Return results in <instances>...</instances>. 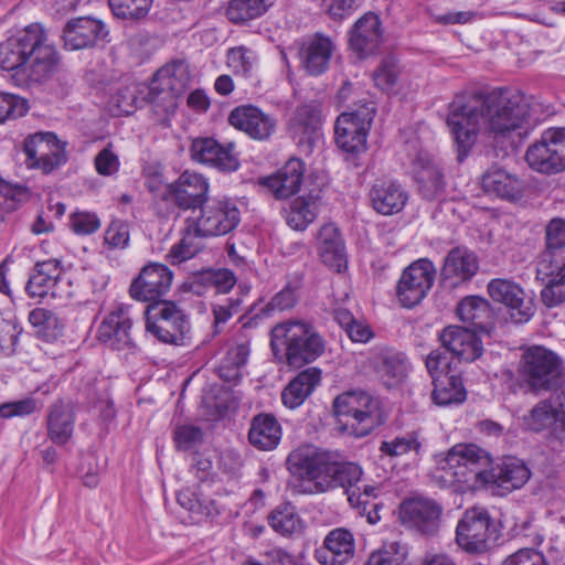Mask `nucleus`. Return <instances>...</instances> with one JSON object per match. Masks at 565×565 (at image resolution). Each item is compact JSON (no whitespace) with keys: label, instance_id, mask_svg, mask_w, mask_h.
Segmentation results:
<instances>
[{"label":"nucleus","instance_id":"obj_25","mask_svg":"<svg viewBox=\"0 0 565 565\" xmlns=\"http://www.w3.org/2000/svg\"><path fill=\"white\" fill-rule=\"evenodd\" d=\"M439 340L447 351L465 362H473L483 352L481 340L466 327L449 326L443 330Z\"/></svg>","mask_w":565,"mask_h":565},{"label":"nucleus","instance_id":"obj_58","mask_svg":"<svg viewBox=\"0 0 565 565\" xmlns=\"http://www.w3.org/2000/svg\"><path fill=\"white\" fill-rule=\"evenodd\" d=\"M379 493L380 489L374 484L358 483L353 490H349L348 501L359 513H363L366 511V505H370L371 500L375 499Z\"/></svg>","mask_w":565,"mask_h":565},{"label":"nucleus","instance_id":"obj_5","mask_svg":"<svg viewBox=\"0 0 565 565\" xmlns=\"http://www.w3.org/2000/svg\"><path fill=\"white\" fill-rule=\"evenodd\" d=\"M333 412L342 430L355 437L367 436L380 425V402L364 391H349L333 402Z\"/></svg>","mask_w":565,"mask_h":565},{"label":"nucleus","instance_id":"obj_64","mask_svg":"<svg viewBox=\"0 0 565 565\" xmlns=\"http://www.w3.org/2000/svg\"><path fill=\"white\" fill-rule=\"evenodd\" d=\"M223 145L213 138H202L193 141L191 147L192 158L201 163L210 164L216 152Z\"/></svg>","mask_w":565,"mask_h":565},{"label":"nucleus","instance_id":"obj_23","mask_svg":"<svg viewBox=\"0 0 565 565\" xmlns=\"http://www.w3.org/2000/svg\"><path fill=\"white\" fill-rule=\"evenodd\" d=\"M488 292L493 301L509 308L515 323L526 322L533 316V306L525 300V294L518 284L508 279H492L488 284Z\"/></svg>","mask_w":565,"mask_h":565},{"label":"nucleus","instance_id":"obj_60","mask_svg":"<svg viewBox=\"0 0 565 565\" xmlns=\"http://www.w3.org/2000/svg\"><path fill=\"white\" fill-rule=\"evenodd\" d=\"M22 329L18 327L15 321L4 319L0 315V351L12 354L15 351L18 338Z\"/></svg>","mask_w":565,"mask_h":565},{"label":"nucleus","instance_id":"obj_59","mask_svg":"<svg viewBox=\"0 0 565 565\" xmlns=\"http://www.w3.org/2000/svg\"><path fill=\"white\" fill-rule=\"evenodd\" d=\"M39 409L38 401L33 397H25L19 401L7 402L0 405V417H24Z\"/></svg>","mask_w":565,"mask_h":565},{"label":"nucleus","instance_id":"obj_26","mask_svg":"<svg viewBox=\"0 0 565 565\" xmlns=\"http://www.w3.org/2000/svg\"><path fill=\"white\" fill-rule=\"evenodd\" d=\"M530 476V470L524 462L515 458H508L487 470L482 482L497 488L500 494H504L522 488Z\"/></svg>","mask_w":565,"mask_h":565},{"label":"nucleus","instance_id":"obj_56","mask_svg":"<svg viewBox=\"0 0 565 565\" xmlns=\"http://www.w3.org/2000/svg\"><path fill=\"white\" fill-rule=\"evenodd\" d=\"M544 250L565 254V218L554 217L545 227Z\"/></svg>","mask_w":565,"mask_h":565},{"label":"nucleus","instance_id":"obj_32","mask_svg":"<svg viewBox=\"0 0 565 565\" xmlns=\"http://www.w3.org/2000/svg\"><path fill=\"white\" fill-rule=\"evenodd\" d=\"M334 47L333 41L322 33H316L303 41L299 55L306 71L310 75L322 74L329 67Z\"/></svg>","mask_w":565,"mask_h":565},{"label":"nucleus","instance_id":"obj_44","mask_svg":"<svg viewBox=\"0 0 565 565\" xmlns=\"http://www.w3.org/2000/svg\"><path fill=\"white\" fill-rule=\"evenodd\" d=\"M379 371L387 386L402 382L408 372L407 358L399 352L383 351L379 355Z\"/></svg>","mask_w":565,"mask_h":565},{"label":"nucleus","instance_id":"obj_8","mask_svg":"<svg viewBox=\"0 0 565 565\" xmlns=\"http://www.w3.org/2000/svg\"><path fill=\"white\" fill-rule=\"evenodd\" d=\"M189 220L202 237L223 236L238 226L241 211L235 199L220 195L207 199L200 206V215Z\"/></svg>","mask_w":565,"mask_h":565},{"label":"nucleus","instance_id":"obj_28","mask_svg":"<svg viewBox=\"0 0 565 565\" xmlns=\"http://www.w3.org/2000/svg\"><path fill=\"white\" fill-rule=\"evenodd\" d=\"M481 185L484 192L505 201H516L524 192L523 181L501 167L492 166L482 175Z\"/></svg>","mask_w":565,"mask_h":565},{"label":"nucleus","instance_id":"obj_16","mask_svg":"<svg viewBox=\"0 0 565 565\" xmlns=\"http://www.w3.org/2000/svg\"><path fill=\"white\" fill-rule=\"evenodd\" d=\"M490 516L483 508L465 512L456 529V540L469 553H482L489 548Z\"/></svg>","mask_w":565,"mask_h":565},{"label":"nucleus","instance_id":"obj_3","mask_svg":"<svg viewBox=\"0 0 565 565\" xmlns=\"http://www.w3.org/2000/svg\"><path fill=\"white\" fill-rule=\"evenodd\" d=\"M270 348L279 362L301 367L324 353L326 340L310 321L290 319L271 329Z\"/></svg>","mask_w":565,"mask_h":565},{"label":"nucleus","instance_id":"obj_9","mask_svg":"<svg viewBox=\"0 0 565 565\" xmlns=\"http://www.w3.org/2000/svg\"><path fill=\"white\" fill-rule=\"evenodd\" d=\"M65 147L52 131L30 134L23 140L24 163L28 169L49 174L67 161Z\"/></svg>","mask_w":565,"mask_h":565},{"label":"nucleus","instance_id":"obj_36","mask_svg":"<svg viewBox=\"0 0 565 565\" xmlns=\"http://www.w3.org/2000/svg\"><path fill=\"white\" fill-rule=\"evenodd\" d=\"M321 377V370L316 366L299 372L282 390V404L290 409L302 405L320 384Z\"/></svg>","mask_w":565,"mask_h":565},{"label":"nucleus","instance_id":"obj_30","mask_svg":"<svg viewBox=\"0 0 565 565\" xmlns=\"http://www.w3.org/2000/svg\"><path fill=\"white\" fill-rule=\"evenodd\" d=\"M370 200L377 213L393 215L404 209L408 194L397 181L377 179L370 190Z\"/></svg>","mask_w":565,"mask_h":565},{"label":"nucleus","instance_id":"obj_43","mask_svg":"<svg viewBox=\"0 0 565 565\" xmlns=\"http://www.w3.org/2000/svg\"><path fill=\"white\" fill-rule=\"evenodd\" d=\"M425 438L419 431H408L404 435L396 436L391 440H384L380 445L382 455L390 458H396L408 454H414L419 458L424 451Z\"/></svg>","mask_w":565,"mask_h":565},{"label":"nucleus","instance_id":"obj_62","mask_svg":"<svg viewBox=\"0 0 565 565\" xmlns=\"http://www.w3.org/2000/svg\"><path fill=\"white\" fill-rule=\"evenodd\" d=\"M203 430L193 425H183L174 430V441L178 449L189 450L203 440Z\"/></svg>","mask_w":565,"mask_h":565},{"label":"nucleus","instance_id":"obj_39","mask_svg":"<svg viewBox=\"0 0 565 565\" xmlns=\"http://www.w3.org/2000/svg\"><path fill=\"white\" fill-rule=\"evenodd\" d=\"M62 270L56 259L38 263L30 275L25 290L32 298H43L49 294L55 296V286Z\"/></svg>","mask_w":565,"mask_h":565},{"label":"nucleus","instance_id":"obj_53","mask_svg":"<svg viewBox=\"0 0 565 565\" xmlns=\"http://www.w3.org/2000/svg\"><path fill=\"white\" fill-rule=\"evenodd\" d=\"M29 110L28 100L13 94L0 92V124L24 116Z\"/></svg>","mask_w":565,"mask_h":565},{"label":"nucleus","instance_id":"obj_21","mask_svg":"<svg viewBox=\"0 0 565 565\" xmlns=\"http://www.w3.org/2000/svg\"><path fill=\"white\" fill-rule=\"evenodd\" d=\"M106 24L94 17L73 18L63 28L64 46L68 50H83L95 46L108 36Z\"/></svg>","mask_w":565,"mask_h":565},{"label":"nucleus","instance_id":"obj_6","mask_svg":"<svg viewBox=\"0 0 565 565\" xmlns=\"http://www.w3.org/2000/svg\"><path fill=\"white\" fill-rule=\"evenodd\" d=\"M146 331L167 344L184 347L192 340L189 318L171 301H158L148 307Z\"/></svg>","mask_w":565,"mask_h":565},{"label":"nucleus","instance_id":"obj_37","mask_svg":"<svg viewBox=\"0 0 565 565\" xmlns=\"http://www.w3.org/2000/svg\"><path fill=\"white\" fill-rule=\"evenodd\" d=\"M320 115L316 107L302 105L297 108L292 117L289 130L299 146L307 147L308 150L319 140Z\"/></svg>","mask_w":565,"mask_h":565},{"label":"nucleus","instance_id":"obj_47","mask_svg":"<svg viewBox=\"0 0 565 565\" xmlns=\"http://www.w3.org/2000/svg\"><path fill=\"white\" fill-rule=\"evenodd\" d=\"M270 4V0H230L226 15L233 23H245L264 14Z\"/></svg>","mask_w":565,"mask_h":565},{"label":"nucleus","instance_id":"obj_35","mask_svg":"<svg viewBox=\"0 0 565 565\" xmlns=\"http://www.w3.org/2000/svg\"><path fill=\"white\" fill-rule=\"evenodd\" d=\"M362 468L354 462L339 461L333 454L328 473H326L319 493H326L337 488L344 489L349 498V490H353L358 483H362Z\"/></svg>","mask_w":565,"mask_h":565},{"label":"nucleus","instance_id":"obj_17","mask_svg":"<svg viewBox=\"0 0 565 565\" xmlns=\"http://www.w3.org/2000/svg\"><path fill=\"white\" fill-rule=\"evenodd\" d=\"M443 508L435 500L414 497L403 501L399 507L401 522L423 534L433 535L440 526Z\"/></svg>","mask_w":565,"mask_h":565},{"label":"nucleus","instance_id":"obj_45","mask_svg":"<svg viewBox=\"0 0 565 565\" xmlns=\"http://www.w3.org/2000/svg\"><path fill=\"white\" fill-rule=\"evenodd\" d=\"M29 322L36 330V334L45 341L56 340L63 331L58 317L45 308H35L29 313Z\"/></svg>","mask_w":565,"mask_h":565},{"label":"nucleus","instance_id":"obj_41","mask_svg":"<svg viewBox=\"0 0 565 565\" xmlns=\"http://www.w3.org/2000/svg\"><path fill=\"white\" fill-rule=\"evenodd\" d=\"M318 214V196H298L284 209V217L288 226L296 231H305Z\"/></svg>","mask_w":565,"mask_h":565},{"label":"nucleus","instance_id":"obj_13","mask_svg":"<svg viewBox=\"0 0 565 565\" xmlns=\"http://www.w3.org/2000/svg\"><path fill=\"white\" fill-rule=\"evenodd\" d=\"M332 456L313 445H302L288 455L286 465L292 476L311 482L313 492L319 493Z\"/></svg>","mask_w":565,"mask_h":565},{"label":"nucleus","instance_id":"obj_52","mask_svg":"<svg viewBox=\"0 0 565 565\" xmlns=\"http://www.w3.org/2000/svg\"><path fill=\"white\" fill-rule=\"evenodd\" d=\"M408 548L401 542H386L379 551L371 554L367 565H402Z\"/></svg>","mask_w":565,"mask_h":565},{"label":"nucleus","instance_id":"obj_54","mask_svg":"<svg viewBox=\"0 0 565 565\" xmlns=\"http://www.w3.org/2000/svg\"><path fill=\"white\" fill-rule=\"evenodd\" d=\"M257 62V55L253 50L245 46H237L228 50L227 63L235 73L248 75Z\"/></svg>","mask_w":565,"mask_h":565},{"label":"nucleus","instance_id":"obj_22","mask_svg":"<svg viewBox=\"0 0 565 565\" xmlns=\"http://www.w3.org/2000/svg\"><path fill=\"white\" fill-rule=\"evenodd\" d=\"M228 122L255 140H267L275 134L277 120L253 105L235 107L228 116Z\"/></svg>","mask_w":565,"mask_h":565},{"label":"nucleus","instance_id":"obj_48","mask_svg":"<svg viewBox=\"0 0 565 565\" xmlns=\"http://www.w3.org/2000/svg\"><path fill=\"white\" fill-rule=\"evenodd\" d=\"M108 3L116 19L135 24L147 18L153 0H108Z\"/></svg>","mask_w":565,"mask_h":565},{"label":"nucleus","instance_id":"obj_2","mask_svg":"<svg viewBox=\"0 0 565 565\" xmlns=\"http://www.w3.org/2000/svg\"><path fill=\"white\" fill-rule=\"evenodd\" d=\"M60 53L40 23H31L0 44V67L19 87L50 81L58 71Z\"/></svg>","mask_w":565,"mask_h":565},{"label":"nucleus","instance_id":"obj_50","mask_svg":"<svg viewBox=\"0 0 565 565\" xmlns=\"http://www.w3.org/2000/svg\"><path fill=\"white\" fill-rule=\"evenodd\" d=\"M489 312V303L479 297H467L460 301L457 308L459 319L476 329L484 328V319Z\"/></svg>","mask_w":565,"mask_h":565},{"label":"nucleus","instance_id":"obj_7","mask_svg":"<svg viewBox=\"0 0 565 565\" xmlns=\"http://www.w3.org/2000/svg\"><path fill=\"white\" fill-rule=\"evenodd\" d=\"M190 83L189 66L183 61H174L162 66L153 76L149 87L148 100L159 116L173 114L178 98Z\"/></svg>","mask_w":565,"mask_h":565},{"label":"nucleus","instance_id":"obj_42","mask_svg":"<svg viewBox=\"0 0 565 565\" xmlns=\"http://www.w3.org/2000/svg\"><path fill=\"white\" fill-rule=\"evenodd\" d=\"M433 384V401L437 405L460 404L466 399V390L461 377L456 373L436 376Z\"/></svg>","mask_w":565,"mask_h":565},{"label":"nucleus","instance_id":"obj_15","mask_svg":"<svg viewBox=\"0 0 565 565\" xmlns=\"http://www.w3.org/2000/svg\"><path fill=\"white\" fill-rule=\"evenodd\" d=\"M523 420L530 430L550 429L555 438L565 441V392L554 393L550 398L540 401Z\"/></svg>","mask_w":565,"mask_h":565},{"label":"nucleus","instance_id":"obj_55","mask_svg":"<svg viewBox=\"0 0 565 565\" xmlns=\"http://www.w3.org/2000/svg\"><path fill=\"white\" fill-rule=\"evenodd\" d=\"M399 66L397 61L392 57H385L373 75L375 85L382 90H391L398 78Z\"/></svg>","mask_w":565,"mask_h":565},{"label":"nucleus","instance_id":"obj_51","mask_svg":"<svg viewBox=\"0 0 565 565\" xmlns=\"http://www.w3.org/2000/svg\"><path fill=\"white\" fill-rule=\"evenodd\" d=\"M565 275V254L543 250L536 265V278H564Z\"/></svg>","mask_w":565,"mask_h":565},{"label":"nucleus","instance_id":"obj_63","mask_svg":"<svg viewBox=\"0 0 565 565\" xmlns=\"http://www.w3.org/2000/svg\"><path fill=\"white\" fill-rule=\"evenodd\" d=\"M298 286L287 284L279 292H277L266 305V310L285 311L295 307L298 300Z\"/></svg>","mask_w":565,"mask_h":565},{"label":"nucleus","instance_id":"obj_49","mask_svg":"<svg viewBox=\"0 0 565 565\" xmlns=\"http://www.w3.org/2000/svg\"><path fill=\"white\" fill-rule=\"evenodd\" d=\"M268 522L275 532L285 536L298 534L302 531V521L290 504L277 507L269 514Z\"/></svg>","mask_w":565,"mask_h":565},{"label":"nucleus","instance_id":"obj_38","mask_svg":"<svg viewBox=\"0 0 565 565\" xmlns=\"http://www.w3.org/2000/svg\"><path fill=\"white\" fill-rule=\"evenodd\" d=\"M281 436V425L274 415L264 413L252 419L248 440L255 448L273 450L279 445Z\"/></svg>","mask_w":565,"mask_h":565},{"label":"nucleus","instance_id":"obj_33","mask_svg":"<svg viewBox=\"0 0 565 565\" xmlns=\"http://www.w3.org/2000/svg\"><path fill=\"white\" fill-rule=\"evenodd\" d=\"M303 173L305 163L298 158H291L275 174L267 177L263 183L276 199H286L300 190Z\"/></svg>","mask_w":565,"mask_h":565},{"label":"nucleus","instance_id":"obj_19","mask_svg":"<svg viewBox=\"0 0 565 565\" xmlns=\"http://www.w3.org/2000/svg\"><path fill=\"white\" fill-rule=\"evenodd\" d=\"M173 279L172 271L163 264L150 263L132 280L129 292L139 301H156L167 295Z\"/></svg>","mask_w":565,"mask_h":565},{"label":"nucleus","instance_id":"obj_20","mask_svg":"<svg viewBox=\"0 0 565 565\" xmlns=\"http://www.w3.org/2000/svg\"><path fill=\"white\" fill-rule=\"evenodd\" d=\"M131 327L128 309L119 306L103 319L97 329V339L111 350L132 352L136 345Z\"/></svg>","mask_w":565,"mask_h":565},{"label":"nucleus","instance_id":"obj_18","mask_svg":"<svg viewBox=\"0 0 565 565\" xmlns=\"http://www.w3.org/2000/svg\"><path fill=\"white\" fill-rule=\"evenodd\" d=\"M210 184L198 172L185 170L177 180L166 185V199H170L179 209L194 210L207 201Z\"/></svg>","mask_w":565,"mask_h":565},{"label":"nucleus","instance_id":"obj_46","mask_svg":"<svg viewBox=\"0 0 565 565\" xmlns=\"http://www.w3.org/2000/svg\"><path fill=\"white\" fill-rule=\"evenodd\" d=\"M198 238H202V235L194 230L193 223L186 218L182 238L171 247L167 255L168 259L172 264H181L194 257L200 250Z\"/></svg>","mask_w":565,"mask_h":565},{"label":"nucleus","instance_id":"obj_12","mask_svg":"<svg viewBox=\"0 0 565 565\" xmlns=\"http://www.w3.org/2000/svg\"><path fill=\"white\" fill-rule=\"evenodd\" d=\"M491 462L489 454L473 444L455 445L441 463L445 470L457 482H469L472 479L483 481L484 469Z\"/></svg>","mask_w":565,"mask_h":565},{"label":"nucleus","instance_id":"obj_11","mask_svg":"<svg viewBox=\"0 0 565 565\" xmlns=\"http://www.w3.org/2000/svg\"><path fill=\"white\" fill-rule=\"evenodd\" d=\"M529 167L545 174L565 170V127L544 130L539 140L529 146L525 152Z\"/></svg>","mask_w":565,"mask_h":565},{"label":"nucleus","instance_id":"obj_34","mask_svg":"<svg viewBox=\"0 0 565 565\" xmlns=\"http://www.w3.org/2000/svg\"><path fill=\"white\" fill-rule=\"evenodd\" d=\"M381 41V22L379 17L372 12L360 18L350 32V46L360 56L375 52Z\"/></svg>","mask_w":565,"mask_h":565},{"label":"nucleus","instance_id":"obj_14","mask_svg":"<svg viewBox=\"0 0 565 565\" xmlns=\"http://www.w3.org/2000/svg\"><path fill=\"white\" fill-rule=\"evenodd\" d=\"M436 267L427 258L413 262L397 284V298L403 307L413 308L428 295L436 278Z\"/></svg>","mask_w":565,"mask_h":565},{"label":"nucleus","instance_id":"obj_57","mask_svg":"<svg viewBox=\"0 0 565 565\" xmlns=\"http://www.w3.org/2000/svg\"><path fill=\"white\" fill-rule=\"evenodd\" d=\"M201 279L205 285L214 287L216 292L221 294L228 292L236 284L235 275L226 268L204 271Z\"/></svg>","mask_w":565,"mask_h":565},{"label":"nucleus","instance_id":"obj_61","mask_svg":"<svg viewBox=\"0 0 565 565\" xmlns=\"http://www.w3.org/2000/svg\"><path fill=\"white\" fill-rule=\"evenodd\" d=\"M129 238L128 224L124 221L115 220L108 225L104 242L110 248H125L129 244Z\"/></svg>","mask_w":565,"mask_h":565},{"label":"nucleus","instance_id":"obj_4","mask_svg":"<svg viewBox=\"0 0 565 565\" xmlns=\"http://www.w3.org/2000/svg\"><path fill=\"white\" fill-rule=\"evenodd\" d=\"M519 374L527 390L535 394L557 391L565 379L562 359L542 345H533L524 351Z\"/></svg>","mask_w":565,"mask_h":565},{"label":"nucleus","instance_id":"obj_29","mask_svg":"<svg viewBox=\"0 0 565 565\" xmlns=\"http://www.w3.org/2000/svg\"><path fill=\"white\" fill-rule=\"evenodd\" d=\"M317 242L319 256L326 266L337 273L347 268L345 246L335 224H323L317 234Z\"/></svg>","mask_w":565,"mask_h":565},{"label":"nucleus","instance_id":"obj_10","mask_svg":"<svg viewBox=\"0 0 565 565\" xmlns=\"http://www.w3.org/2000/svg\"><path fill=\"white\" fill-rule=\"evenodd\" d=\"M374 114L375 107L372 102H364L356 108L343 111L334 126L338 147L351 153L363 151Z\"/></svg>","mask_w":565,"mask_h":565},{"label":"nucleus","instance_id":"obj_31","mask_svg":"<svg viewBox=\"0 0 565 565\" xmlns=\"http://www.w3.org/2000/svg\"><path fill=\"white\" fill-rule=\"evenodd\" d=\"M74 404L71 401L58 399L49 407L46 428L50 440L65 445L73 436L75 426Z\"/></svg>","mask_w":565,"mask_h":565},{"label":"nucleus","instance_id":"obj_1","mask_svg":"<svg viewBox=\"0 0 565 565\" xmlns=\"http://www.w3.org/2000/svg\"><path fill=\"white\" fill-rule=\"evenodd\" d=\"M447 125L457 146V159L462 162L481 128L494 139L526 134L531 126L530 106L522 94L510 89L499 88L486 95L462 93L450 104Z\"/></svg>","mask_w":565,"mask_h":565},{"label":"nucleus","instance_id":"obj_24","mask_svg":"<svg viewBox=\"0 0 565 565\" xmlns=\"http://www.w3.org/2000/svg\"><path fill=\"white\" fill-rule=\"evenodd\" d=\"M354 553L353 534L344 527H337L326 535L322 546L316 550V559L321 565H345Z\"/></svg>","mask_w":565,"mask_h":565},{"label":"nucleus","instance_id":"obj_40","mask_svg":"<svg viewBox=\"0 0 565 565\" xmlns=\"http://www.w3.org/2000/svg\"><path fill=\"white\" fill-rule=\"evenodd\" d=\"M479 262L476 254L463 247L452 248L444 263L441 275L445 279L469 280L477 274Z\"/></svg>","mask_w":565,"mask_h":565},{"label":"nucleus","instance_id":"obj_27","mask_svg":"<svg viewBox=\"0 0 565 565\" xmlns=\"http://www.w3.org/2000/svg\"><path fill=\"white\" fill-rule=\"evenodd\" d=\"M413 174L418 191L426 200H437L445 191L444 173L433 158L419 152L413 161Z\"/></svg>","mask_w":565,"mask_h":565}]
</instances>
